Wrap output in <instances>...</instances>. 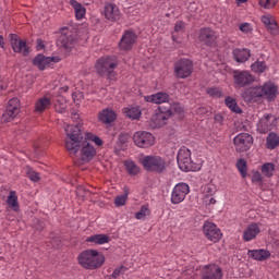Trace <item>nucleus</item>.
Returning a JSON list of instances; mask_svg holds the SVG:
<instances>
[{"instance_id": "obj_1", "label": "nucleus", "mask_w": 279, "mask_h": 279, "mask_svg": "<svg viewBox=\"0 0 279 279\" xmlns=\"http://www.w3.org/2000/svg\"><path fill=\"white\" fill-rule=\"evenodd\" d=\"M65 148L69 154L75 156L80 151V158L83 162H88L95 158L97 150L88 141L82 142V129L78 125L69 124L65 126Z\"/></svg>"}, {"instance_id": "obj_2", "label": "nucleus", "mask_w": 279, "mask_h": 279, "mask_svg": "<svg viewBox=\"0 0 279 279\" xmlns=\"http://www.w3.org/2000/svg\"><path fill=\"white\" fill-rule=\"evenodd\" d=\"M77 263L83 267V269H89L93 271L104 267V263H106V256H104L101 252L97 250L88 248L78 254Z\"/></svg>"}, {"instance_id": "obj_3", "label": "nucleus", "mask_w": 279, "mask_h": 279, "mask_svg": "<svg viewBox=\"0 0 279 279\" xmlns=\"http://www.w3.org/2000/svg\"><path fill=\"white\" fill-rule=\"evenodd\" d=\"M177 162L181 171H199L202 166L193 162L191 159V150L186 147H181L177 155Z\"/></svg>"}, {"instance_id": "obj_4", "label": "nucleus", "mask_w": 279, "mask_h": 279, "mask_svg": "<svg viewBox=\"0 0 279 279\" xmlns=\"http://www.w3.org/2000/svg\"><path fill=\"white\" fill-rule=\"evenodd\" d=\"M141 165L146 171L162 173L167 169V160L157 155H146L141 159Z\"/></svg>"}, {"instance_id": "obj_5", "label": "nucleus", "mask_w": 279, "mask_h": 279, "mask_svg": "<svg viewBox=\"0 0 279 279\" xmlns=\"http://www.w3.org/2000/svg\"><path fill=\"white\" fill-rule=\"evenodd\" d=\"M118 64L119 60L117 59V57L107 56L98 59L95 68L98 75H112V72L114 71V69H117Z\"/></svg>"}, {"instance_id": "obj_6", "label": "nucleus", "mask_w": 279, "mask_h": 279, "mask_svg": "<svg viewBox=\"0 0 279 279\" xmlns=\"http://www.w3.org/2000/svg\"><path fill=\"white\" fill-rule=\"evenodd\" d=\"M133 143L141 149H147L156 144V137L147 131H137L133 135Z\"/></svg>"}, {"instance_id": "obj_7", "label": "nucleus", "mask_w": 279, "mask_h": 279, "mask_svg": "<svg viewBox=\"0 0 279 279\" xmlns=\"http://www.w3.org/2000/svg\"><path fill=\"white\" fill-rule=\"evenodd\" d=\"M256 82V76H254L250 71L235 70L233 72V83L236 88H245Z\"/></svg>"}, {"instance_id": "obj_8", "label": "nucleus", "mask_w": 279, "mask_h": 279, "mask_svg": "<svg viewBox=\"0 0 279 279\" xmlns=\"http://www.w3.org/2000/svg\"><path fill=\"white\" fill-rule=\"evenodd\" d=\"M191 193L189 184L181 182L174 185L171 192L170 202L171 204H182L186 199V195Z\"/></svg>"}, {"instance_id": "obj_9", "label": "nucleus", "mask_w": 279, "mask_h": 279, "mask_svg": "<svg viewBox=\"0 0 279 279\" xmlns=\"http://www.w3.org/2000/svg\"><path fill=\"white\" fill-rule=\"evenodd\" d=\"M174 73L177 77H180V80L190 77L191 73H193V62L189 59H181L177 61L174 65Z\"/></svg>"}, {"instance_id": "obj_10", "label": "nucleus", "mask_w": 279, "mask_h": 279, "mask_svg": "<svg viewBox=\"0 0 279 279\" xmlns=\"http://www.w3.org/2000/svg\"><path fill=\"white\" fill-rule=\"evenodd\" d=\"M254 143V137L250 133H240L233 138V144L236 151H247Z\"/></svg>"}, {"instance_id": "obj_11", "label": "nucleus", "mask_w": 279, "mask_h": 279, "mask_svg": "<svg viewBox=\"0 0 279 279\" xmlns=\"http://www.w3.org/2000/svg\"><path fill=\"white\" fill-rule=\"evenodd\" d=\"M257 132H259V134H267V132H271V130H274V128H276V116L274 114H266L264 117H262L257 124Z\"/></svg>"}, {"instance_id": "obj_12", "label": "nucleus", "mask_w": 279, "mask_h": 279, "mask_svg": "<svg viewBox=\"0 0 279 279\" xmlns=\"http://www.w3.org/2000/svg\"><path fill=\"white\" fill-rule=\"evenodd\" d=\"M203 232L206 239H208V241H211L213 243H219V241L221 240V230L217 228L216 223L208 221L205 222L203 226Z\"/></svg>"}, {"instance_id": "obj_13", "label": "nucleus", "mask_w": 279, "mask_h": 279, "mask_svg": "<svg viewBox=\"0 0 279 279\" xmlns=\"http://www.w3.org/2000/svg\"><path fill=\"white\" fill-rule=\"evenodd\" d=\"M136 33L134 31H125L119 41V49L121 51H130L132 50V47L136 45Z\"/></svg>"}, {"instance_id": "obj_14", "label": "nucleus", "mask_w": 279, "mask_h": 279, "mask_svg": "<svg viewBox=\"0 0 279 279\" xmlns=\"http://www.w3.org/2000/svg\"><path fill=\"white\" fill-rule=\"evenodd\" d=\"M10 43L14 53H22L23 56H29V46H27V41L21 39L19 35L11 34Z\"/></svg>"}, {"instance_id": "obj_15", "label": "nucleus", "mask_w": 279, "mask_h": 279, "mask_svg": "<svg viewBox=\"0 0 279 279\" xmlns=\"http://www.w3.org/2000/svg\"><path fill=\"white\" fill-rule=\"evenodd\" d=\"M58 43L65 51H71L73 47H75L76 40L71 31L63 29L59 36Z\"/></svg>"}, {"instance_id": "obj_16", "label": "nucleus", "mask_w": 279, "mask_h": 279, "mask_svg": "<svg viewBox=\"0 0 279 279\" xmlns=\"http://www.w3.org/2000/svg\"><path fill=\"white\" fill-rule=\"evenodd\" d=\"M52 62H60V57H45L44 54H37L33 59L34 66H37L39 71H45L47 66H51Z\"/></svg>"}, {"instance_id": "obj_17", "label": "nucleus", "mask_w": 279, "mask_h": 279, "mask_svg": "<svg viewBox=\"0 0 279 279\" xmlns=\"http://www.w3.org/2000/svg\"><path fill=\"white\" fill-rule=\"evenodd\" d=\"M198 39L203 45L213 47L217 43V33L209 27L201 28Z\"/></svg>"}, {"instance_id": "obj_18", "label": "nucleus", "mask_w": 279, "mask_h": 279, "mask_svg": "<svg viewBox=\"0 0 279 279\" xmlns=\"http://www.w3.org/2000/svg\"><path fill=\"white\" fill-rule=\"evenodd\" d=\"M21 112V100L19 98H12L9 100V105L3 113V118L7 121H12L16 114Z\"/></svg>"}, {"instance_id": "obj_19", "label": "nucleus", "mask_w": 279, "mask_h": 279, "mask_svg": "<svg viewBox=\"0 0 279 279\" xmlns=\"http://www.w3.org/2000/svg\"><path fill=\"white\" fill-rule=\"evenodd\" d=\"M258 234H260V226L256 222H252L243 230L242 239L245 243H250V241H254Z\"/></svg>"}, {"instance_id": "obj_20", "label": "nucleus", "mask_w": 279, "mask_h": 279, "mask_svg": "<svg viewBox=\"0 0 279 279\" xmlns=\"http://www.w3.org/2000/svg\"><path fill=\"white\" fill-rule=\"evenodd\" d=\"M203 279H222L223 272L217 265H207L203 268Z\"/></svg>"}, {"instance_id": "obj_21", "label": "nucleus", "mask_w": 279, "mask_h": 279, "mask_svg": "<svg viewBox=\"0 0 279 279\" xmlns=\"http://www.w3.org/2000/svg\"><path fill=\"white\" fill-rule=\"evenodd\" d=\"M104 16L107 19V21H119L121 17V11L119 10V7L113 3H107L104 8Z\"/></svg>"}, {"instance_id": "obj_22", "label": "nucleus", "mask_w": 279, "mask_h": 279, "mask_svg": "<svg viewBox=\"0 0 279 279\" xmlns=\"http://www.w3.org/2000/svg\"><path fill=\"white\" fill-rule=\"evenodd\" d=\"M169 99H170L169 94L165 92H159V93L144 97V100L147 104H157V105L169 104Z\"/></svg>"}, {"instance_id": "obj_23", "label": "nucleus", "mask_w": 279, "mask_h": 279, "mask_svg": "<svg viewBox=\"0 0 279 279\" xmlns=\"http://www.w3.org/2000/svg\"><path fill=\"white\" fill-rule=\"evenodd\" d=\"M263 97H266L268 101H274L278 97V87L271 82H266L262 86Z\"/></svg>"}, {"instance_id": "obj_24", "label": "nucleus", "mask_w": 279, "mask_h": 279, "mask_svg": "<svg viewBox=\"0 0 279 279\" xmlns=\"http://www.w3.org/2000/svg\"><path fill=\"white\" fill-rule=\"evenodd\" d=\"M247 256L250 258H253V260H267V258H270L271 253L265 248H259V250H248Z\"/></svg>"}, {"instance_id": "obj_25", "label": "nucleus", "mask_w": 279, "mask_h": 279, "mask_svg": "<svg viewBox=\"0 0 279 279\" xmlns=\"http://www.w3.org/2000/svg\"><path fill=\"white\" fill-rule=\"evenodd\" d=\"M262 23L270 29L274 36L278 34V22H276V17L271 14H265L262 16Z\"/></svg>"}, {"instance_id": "obj_26", "label": "nucleus", "mask_w": 279, "mask_h": 279, "mask_svg": "<svg viewBox=\"0 0 279 279\" xmlns=\"http://www.w3.org/2000/svg\"><path fill=\"white\" fill-rule=\"evenodd\" d=\"M263 97V86L250 87L244 92V98L247 101H256Z\"/></svg>"}, {"instance_id": "obj_27", "label": "nucleus", "mask_w": 279, "mask_h": 279, "mask_svg": "<svg viewBox=\"0 0 279 279\" xmlns=\"http://www.w3.org/2000/svg\"><path fill=\"white\" fill-rule=\"evenodd\" d=\"M122 112L128 119H131L132 121H138V119H141V114H143L141 107L138 106H128L123 108Z\"/></svg>"}, {"instance_id": "obj_28", "label": "nucleus", "mask_w": 279, "mask_h": 279, "mask_svg": "<svg viewBox=\"0 0 279 279\" xmlns=\"http://www.w3.org/2000/svg\"><path fill=\"white\" fill-rule=\"evenodd\" d=\"M51 108V99L47 96H44L41 98H38L35 101V112L37 114H43L45 110H49Z\"/></svg>"}, {"instance_id": "obj_29", "label": "nucleus", "mask_w": 279, "mask_h": 279, "mask_svg": "<svg viewBox=\"0 0 279 279\" xmlns=\"http://www.w3.org/2000/svg\"><path fill=\"white\" fill-rule=\"evenodd\" d=\"M232 53L234 60L240 63L247 62L252 56V52L247 48H235Z\"/></svg>"}, {"instance_id": "obj_30", "label": "nucleus", "mask_w": 279, "mask_h": 279, "mask_svg": "<svg viewBox=\"0 0 279 279\" xmlns=\"http://www.w3.org/2000/svg\"><path fill=\"white\" fill-rule=\"evenodd\" d=\"M98 119L102 123H112V121L117 120V113L111 109H104L99 112Z\"/></svg>"}, {"instance_id": "obj_31", "label": "nucleus", "mask_w": 279, "mask_h": 279, "mask_svg": "<svg viewBox=\"0 0 279 279\" xmlns=\"http://www.w3.org/2000/svg\"><path fill=\"white\" fill-rule=\"evenodd\" d=\"M8 208L13 210L14 213H19L20 205H19V196L16 195L15 191H10L9 196L7 198Z\"/></svg>"}, {"instance_id": "obj_32", "label": "nucleus", "mask_w": 279, "mask_h": 279, "mask_svg": "<svg viewBox=\"0 0 279 279\" xmlns=\"http://www.w3.org/2000/svg\"><path fill=\"white\" fill-rule=\"evenodd\" d=\"M86 243H94V245H106V243H110V236L107 234H94L86 239Z\"/></svg>"}, {"instance_id": "obj_33", "label": "nucleus", "mask_w": 279, "mask_h": 279, "mask_svg": "<svg viewBox=\"0 0 279 279\" xmlns=\"http://www.w3.org/2000/svg\"><path fill=\"white\" fill-rule=\"evenodd\" d=\"M70 5L73 7L77 21H82V19L86 16V8H84L82 3L77 2V0H70Z\"/></svg>"}, {"instance_id": "obj_34", "label": "nucleus", "mask_w": 279, "mask_h": 279, "mask_svg": "<svg viewBox=\"0 0 279 279\" xmlns=\"http://www.w3.org/2000/svg\"><path fill=\"white\" fill-rule=\"evenodd\" d=\"M123 165L129 175H138V173H141V167L136 165V161L128 159V160H124Z\"/></svg>"}, {"instance_id": "obj_35", "label": "nucleus", "mask_w": 279, "mask_h": 279, "mask_svg": "<svg viewBox=\"0 0 279 279\" xmlns=\"http://www.w3.org/2000/svg\"><path fill=\"white\" fill-rule=\"evenodd\" d=\"M225 104L227 106L228 109L231 110V112H234L235 114H241V112H243L241 110V107H239V105L236 104V99L228 96L226 99H225Z\"/></svg>"}, {"instance_id": "obj_36", "label": "nucleus", "mask_w": 279, "mask_h": 279, "mask_svg": "<svg viewBox=\"0 0 279 279\" xmlns=\"http://www.w3.org/2000/svg\"><path fill=\"white\" fill-rule=\"evenodd\" d=\"M278 145H279V136L276 133H270L266 142L267 149H276Z\"/></svg>"}, {"instance_id": "obj_37", "label": "nucleus", "mask_w": 279, "mask_h": 279, "mask_svg": "<svg viewBox=\"0 0 279 279\" xmlns=\"http://www.w3.org/2000/svg\"><path fill=\"white\" fill-rule=\"evenodd\" d=\"M130 195V190L128 187L124 189V193L121 195H118L114 198V205L120 207V206H125L128 202V196Z\"/></svg>"}, {"instance_id": "obj_38", "label": "nucleus", "mask_w": 279, "mask_h": 279, "mask_svg": "<svg viewBox=\"0 0 279 279\" xmlns=\"http://www.w3.org/2000/svg\"><path fill=\"white\" fill-rule=\"evenodd\" d=\"M253 73H265L267 71V64L265 61H256L251 65Z\"/></svg>"}, {"instance_id": "obj_39", "label": "nucleus", "mask_w": 279, "mask_h": 279, "mask_svg": "<svg viewBox=\"0 0 279 279\" xmlns=\"http://www.w3.org/2000/svg\"><path fill=\"white\" fill-rule=\"evenodd\" d=\"M275 169H276V166L274 163L267 162L262 166V173L266 178H271L274 175Z\"/></svg>"}, {"instance_id": "obj_40", "label": "nucleus", "mask_w": 279, "mask_h": 279, "mask_svg": "<svg viewBox=\"0 0 279 279\" xmlns=\"http://www.w3.org/2000/svg\"><path fill=\"white\" fill-rule=\"evenodd\" d=\"M236 169L242 178H247V161H245V159L238 160Z\"/></svg>"}, {"instance_id": "obj_41", "label": "nucleus", "mask_w": 279, "mask_h": 279, "mask_svg": "<svg viewBox=\"0 0 279 279\" xmlns=\"http://www.w3.org/2000/svg\"><path fill=\"white\" fill-rule=\"evenodd\" d=\"M171 117V109H168L166 112L161 111L159 108V112L156 113V119L159 125H162L163 121H167Z\"/></svg>"}, {"instance_id": "obj_42", "label": "nucleus", "mask_w": 279, "mask_h": 279, "mask_svg": "<svg viewBox=\"0 0 279 279\" xmlns=\"http://www.w3.org/2000/svg\"><path fill=\"white\" fill-rule=\"evenodd\" d=\"M202 195L203 197H208L210 195H215V193H217V187H215V185L213 184H206L202 187Z\"/></svg>"}, {"instance_id": "obj_43", "label": "nucleus", "mask_w": 279, "mask_h": 279, "mask_svg": "<svg viewBox=\"0 0 279 279\" xmlns=\"http://www.w3.org/2000/svg\"><path fill=\"white\" fill-rule=\"evenodd\" d=\"M85 141H92V143H95L98 147H101L104 145V141L99 138V136L93 134V133H86L85 134Z\"/></svg>"}, {"instance_id": "obj_44", "label": "nucleus", "mask_w": 279, "mask_h": 279, "mask_svg": "<svg viewBox=\"0 0 279 279\" xmlns=\"http://www.w3.org/2000/svg\"><path fill=\"white\" fill-rule=\"evenodd\" d=\"M279 0H259L258 4L260 8H265V10H271V8H276V4Z\"/></svg>"}, {"instance_id": "obj_45", "label": "nucleus", "mask_w": 279, "mask_h": 279, "mask_svg": "<svg viewBox=\"0 0 279 279\" xmlns=\"http://www.w3.org/2000/svg\"><path fill=\"white\" fill-rule=\"evenodd\" d=\"M207 95H209V97H213L214 99H219L220 97H223V93L221 92V89H219V87L208 88Z\"/></svg>"}, {"instance_id": "obj_46", "label": "nucleus", "mask_w": 279, "mask_h": 279, "mask_svg": "<svg viewBox=\"0 0 279 279\" xmlns=\"http://www.w3.org/2000/svg\"><path fill=\"white\" fill-rule=\"evenodd\" d=\"M149 216V207L142 206L141 209L135 214V219L143 220L145 217Z\"/></svg>"}, {"instance_id": "obj_47", "label": "nucleus", "mask_w": 279, "mask_h": 279, "mask_svg": "<svg viewBox=\"0 0 279 279\" xmlns=\"http://www.w3.org/2000/svg\"><path fill=\"white\" fill-rule=\"evenodd\" d=\"M26 173H27V177L29 178V180L32 182H39L40 181V174H38V172L34 171V169L27 167L26 168Z\"/></svg>"}, {"instance_id": "obj_48", "label": "nucleus", "mask_w": 279, "mask_h": 279, "mask_svg": "<svg viewBox=\"0 0 279 279\" xmlns=\"http://www.w3.org/2000/svg\"><path fill=\"white\" fill-rule=\"evenodd\" d=\"M202 199L205 206H215V204H217V199L215 198V195L202 196Z\"/></svg>"}, {"instance_id": "obj_49", "label": "nucleus", "mask_w": 279, "mask_h": 279, "mask_svg": "<svg viewBox=\"0 0 279 279\" xmlns=\"http://www.w3.org/2000/svg\"><path fill=\"white\" fill-rule=\"evenodd\" d=\"M239 29L243 34H252L254 28L252 27V24H250V23H242L239 25Z\"/></svg>"}, {"instance_id": "obj_50", "label": "nucleus", "mask_w": 279, "mask_h": 279, "mask_svg": "<svg viewBox=\"0 0 279 279\" xmlns=\"http://www.w3.org/2000/svg\"><path fill=\"white\" fill-rule=\"evenodd\" d=\"M125 271H128V268H125V266H120L113 270L112 278L117 279L119 276H123Z\"/></svg>"}, {"instance_id": "obj_51", "label": "nucleus", "mask_w": 279, "mask_h": 279, "mask_svg": "<svg viewBox=\"0 0 279 279\" xmlns=\"http://www.w3.org/2000/svg\"><path fill=\"white\" fill-rule=\"evenodd\" d=\"M214 120L216 123H219V125H223V121H225L223 114L216 113L214 117Z\"/></svg>"}, {"instance_id": "obj_52", "label": "nucleus", "mask_w": 279, "mask_h": 279, "mask_svg": "<svg viewBox=\"0 0 279 279\" xmlns=\"http://www.w3.org/2000/svg\"><path fill=\"white\" fill-rule=\"evenodd\" d=\"M184 29V22H177L174 26V32H182Z\"/></svg>"}, {"instance_id": "obj_53", "label": "nucleus", "mask_w": 279, "mask_h": 279, "mask_svg": "<svg viewBox=\"0 0 279 279\" xmlns=\"http://www.w3.org/2000/svg\"><path fill=\"white\" fill-rule=\"evenodd\" d=\"M36 49L37 51H43V49H45V41H43V39H37Z\"/></svg>"}, {"instance_id": "obj_54", "label": "nucleus", "mask_w": 279, "mask_h": 279, "mask_svg": "<svg viewBox=\"0 0 279 279\" xmlns=\"http://www.w3.org/2000/svg\"><path fill=\"white\" fill-rule=\"evenodd\" d=\"M172 110L174 112H178L179 114L183 111L182 107H180L179 105H174V107H172Z\"/></svg>"}, {"instance_id": "obj_55", "label": "nucleus", "mask_w": 279, "mask_h": 279, "mask_svg": "<svg viewBox=\"0 0 279 279\" xmlns=\"http://www.w3.org/2000/svg\"><path fill=\"white\" fill-rule=\"evenodd\" d=\"M253 180H254L255 182H262L263 177L260 175V173H256V174L253 177Z\"/></svg>"}, {"instance_id": "obj_56", "label": "nucleus", "mask_w": 279, "mask_h": 279, "mask_svg": "<svg viewBox=\"0 0 279 279\" xmlns=\"http://www.w3.org/2000/svg\"><path fill=\"white\" fill-rule=\"evenodd\" d=\"M0 47L3 49L5 47V41H3V37L0 35Z\"/></svg>"}, {"instance_id": "obj_57", "label": "nucleus", "mask_w": 279, "mask_h": 279, "mask_svg": "<svg viewBox=\"0 0 279 279\" xmlns=\"http://www.w3.org/2000/svg\"><path fill=\"white\" fill-rule=\"evenodd\" d=\"M57 108V112H64V110H66V106L65 105H62L61 109H59L58 107Z\"/></svg>"}, {"instance_id": "obj_58", "label": "nucleus", "mask_w": 279, "mask_h": 279, "mask_svg": "<svg viewBox=\"0 0 279 279\" xmlns=\"http://www.w3.org/2000/svg\"><path fill=\"white\" fill-rule=\"evenodd\" d=\"M236 3L241 4V3H245L247 0H235Z\"/></svg>"}, {"instance_id": "obj_59", "label": "nucleus", "mask_w": 279, "mask_h": 279, "mask_svg": "<svg viewBox=\"0 0 279 279\" xmlns=\"http://www.w3.org/2000/svg\"><path fill=\"white\" fill-rule=\"evenodd\" d=\"M172 40H173L174 43H178V38L175 37V34L172 35Z\"/></svg>"}, {"instance_id": "obj_60", "label": "nucleus", "mask_w": 279, "mask_h": 279, "mask_svg": "<svg viewBox=\"0 0 279 279\" xmlns=\"http://www.w3.org/2000/svg\"><path fill=\"white\" fill-rule=\"evenodd\" d=\"M61 90L62 93H66V90H69V87H62Z\"/></svg>"}, {"instance_id": "obj_61", "label": "nucleus", "mask_w": 279, "mask_h": 279, "mask_svg": "<svg viewBox=\"0 0 279 279\" xmlns=\"http://www.w3.org/2000/svg\"><path fill=\"white\" fill-rule=\"evenodd\" d=\"M78 118V116L77 114H74V119H77Z\"/></svg>"}]
</instances>
